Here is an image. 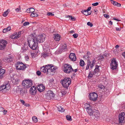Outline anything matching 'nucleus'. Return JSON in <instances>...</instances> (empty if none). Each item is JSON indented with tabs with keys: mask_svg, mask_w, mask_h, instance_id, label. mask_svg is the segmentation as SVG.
Returning a JSON list of instances; mask_svg holds the SVG:
<instances>
[{
	"mask_svg": "<svg viewBox=\"0 0 125 125\" xmlns=\"http://www.w3.org/2000/svg\"><path fill=\"white\" fill-rule=\"evenodd\" d=\"M44 34L38 35L36 37L35 34H31L28 36V43L29 46L31 49L35 50L38 46V43L43 42L46 38Z\"/></svg>",
	"mask_w": 125,
	"mask_h": 125,
	"instance_id": "nucleus-1",
	"label": "nucleus"
},
{
	"mask_svg": "<svg viewBox=\"0 0 125 125\" xmlns=\"http://www.w3.org/2000/svg\"><path fill=\"white\" fill-rule=\"evenodd\" d=\"M61 83L63 86L65 88L68 87L71 82V79L68 78H65L63 79Z\"/></svg>",
	"mask_w": 125,
	"mask_h": 125,
	"instance_id": "nucleus-2",
	"label": "nucleus"
},
{
	"mask_svg": "<svg viewBox=\"0 0 125 125\" xmlns=\"http://www.w3.org/2000/svg\"><path fill=\"white\" fill-rule=\"evenodd\" d=\"M9 84H4L2 85L0 87V92L3 93L7 92L10 88Z\"/></svg>",
	"mask_w": 125,
	"mask_h": 125,
	"instance_id": "nucleus-3",
	"label": "nucleus"
},
{
	"mask_svg": "<svg viewBox=\"0 0 125 125\" xmlns=\"http://www.w3.org/2000/svg\"><path fill=\"white\" fill-rule=\"evenodd\" d=\"M63 71L65 73H69L72 72L73 71V69L72 68L71 65L66 64L64 65Z\"/></svg>",
	"mask_w": 125,
	"mask_h": 125,
	"instance_id": "nucleus-4",
	"label": "nucleus"
},
{
	"mask_svg": "<svg viewBox=\"0 0 125 125\" xmlns=\"http://www.w3.org/2000/svg\"><path fill=\"white\" fill-rule=\"evenodd\" d=\"M22 85L25 88H29L32 85V81L29 80H24L22 83Z\"/></svg>",
	"mask_w": 125,
	"mask_h": 125,
	"instance_id": "nucleus-5",
	"label": "nucleus"
},
{
	"mask_svg": "<svg viewBox=\"0 0 125 125\" xmlns=\"http://www.w3.org/2000/svg\"><path fill=\"white\" fill-rule=\"evenodd\" d=\"M110 65L111 68L113 70L115 69L118 66V62L115 58H113L111 61Z\"/></svg>",
	"mask_w": 125,
	"mask_h": 125,
	"instance_id": "nucleus-6",
	"label": "nucleus"
},
{
	"mask_svg": "<svg viewBox=\"0 0 125 125\" xmlns=\"http://www.w3.org/2000/svg\"><path fill=\"white\" fill-rule=\"evenodd\" d=\"M16 67L17 70H23L26 68L25 65L23 63L20 62H18L17 63L16 65Z\"/></svg>",
	"mask_w": 125,
	"mask_h": 125,
	"instance_id": "nucleus-7",
	"label": "nucleus"
},
{
	"mask_svg": "<svg viewBox=\"0 0 125 125\" xmlns=\"http://www.w3.org/2000/svg\"><path fill=\"white\" fill-rule=\"evenodd\" d=\"M99 66L97 65H96L95 68L94 70L93 73L90 72L89 74L88 77L89 78H90L92 77L93 75H95L99 71Z\"/></svg>",
	"mask_w": 125,
	"mask_h": 125,
	"instance_id": "nucleus-8",
	"label": "nucleus"
},
{
	"mask_svg": "<svg viewBox=\"0 0 125 125\" xmlns=\"http://www.w3.org/2000/svg\"><path fill=\"white\" fill-rule=\"evenodd\" d=\"M7 44V41L4 40H0V50H3Z\"/></svg>",
	"mask_w": 125,
	"mask_h": 125,
	"instance_id": "nucleus-9",
	"label": "nucleus"
},
{
	"mask_svg": "<svg viewBox=\"0 0 125 125\" xmlns=\"http://www.w3.org/2000/svg\"><path fill=\"white\" fill-rule=\"evenodd\" d=\"M46 95V98L49 100L53 98L54 96L53 92L50 90L48 91L47 92Z\"/></svg>",
	"mask_w": 125,
	"mask_h": 125,
	"instance_id": "nucleus-10",
	"label": "nucleus"
},
{
	"mask_svg": "<svg viewBox=\"0 0 125 125\" xmlns=\"http://www.w3.org/2000/svg\"><path fill=\"white\" fill-rule=\"evenodd\" d=\"M89 97L90 100L94 101L97 100L98 95L96 93L94 92L90 94H89Z\"/></svg>",
	"mask_w": 125,
	"mask_h": 125,
	"instance_id": "nucleus-11",
	"label": "nucleus"
},
{
	"mask_svg": "<svg viewBox=\"0 0 125 125\" xmlns=\"http://www.w3.org/2000/svg\"><path fill=\"white\" fill-rule=\"evenodd\" d=\"M125 114L124 112H121L119 115V123H123L124 120V116Z\"/></svg>",
	"mask_w": 125,
	"mask_h": 125,
	"instance_id": "nucleus-12",
	"label": "nucleus"
},
{
	"mask_svg": "<svg viewBox=\"0 0 125 125\" xmlns=\"http://www.w3.org/2000/svg\"><path fill=\"white\" fill-rule=\"evenodd\" d=\"M55 68L54 66H52L51 68L49 69H47V73L51 75H53V73H54L55 71Z\"/></svg>",
	"mask_w": 125,
	"mask_h": 125,
	"instance_id": "nucleus-13",
	"label": "nucleus"
},
{
	"mask_svg": "<svg viewBox=\"0 0 125 125\" xmlns=\"http://www.w3.org/2000/svg\"><path fill=\"white\" fill-rule=\"evenodd\" d=\"M45 86L42 84L38 85L37 87L38 90L40 92H42L45 89Z\"/></svg>",
	"mask_w": 125,
	"mask_h": 125,
	"instance_id": "nucleus-14",
	"label": "nucleus"
},
{
	"mask_svg": "<svg viewBox=\"0 0 125 125\" xmlns=\"http://www.w3.org/2000/svg\"><path fill=\"white\" fill-rule=\"evenodd\" d=\"M69 57L70 59L72 61H74L76 60V57L74 53H71Z\"/></svg>",
	"mask_w": 125,
	"mask_h": 125,
	"instance_id": "nucleus-15",
	"label": "nucleus"
},
{
	"mask_svg": "<svg viewBox=\"0 0 125 125\" xmlns=\"http://www.w3.org/2000/svg\"><path fill=\"white\" fill-rule=\"evenodd\" d=\"M96 112H94V113L93 116H94V118H96L97 119H98L99 118L100 115L98 110H96Z\"/></svg>",
	"mask_w": 125,
	"mask_h": 125,
	"instance_id": "nucleus-16",
	"label": "nucleus"
},
{
	"mask_svg": "<svg viewBox=\"0 0 125 125\" xmlns=\"http://www.w3.org/2000/svg\"><path fill=\"white\" fill-rule=\"evenodd\" d=\"M37 90L34 86H32L30 89V93L32 94H35Z\"/></svg>",
	"mask_w": 125,
	"mask_h": 125,
	"instance_id": "nucleus-17",
	"label": "nucleus"
},
{
	"mask_svg": "<svg viewBox=\"0 0 125 125\" xmlns=\"http://www.w3.org/2000/svg\"><path fill=\"white\" fill-rule=\"evenodd\" d=\"M111 2L115 6L118 7H120L121 6V4L119 3H118L117 2L112 0H110Z\"/></svg>",
	"mask_w": 125,
	"mask_h": 125,
	"instance_id": "nucleus-18",
	"label": "nucleus"
},
{
	"mask_svg": "<svg viewBox=\"0 0 125 125\" xmlns=\"http://www.w3.org/2000/svg\"><path fill=\"white\" fill-rule=\"evenodd\" d=\"M5 70L3 69L2 66H0V78H1L2 77V75L5 73Z\"/></svg>",
	"mask_w": 125,
	"mask_h": 125,
	"instance_id": "nucleus-19",
	"label": "nucleus"
},
{
	"mask_svg": "<svg viewBox=\"0 0 125 125\" xmlns=\"http://www.w3.org/2000/svg\"><path fill=\"white\" fill-rule=\"evenodd\" d=\"M54 36L55 37L54 40L55 41H59L61 38L60 35L58 34H54Z\"/></svg>",
	"mask_w": 125,
	"mask_h": 125,
	"instance_id": "nucleus-20",
	"label": "nucleus"
},
{
	"mask_svg": "<svg viewBox=\"0 0 125 125\" xmlns=\"http://www.w3.org/2000/svg\"><path fill=\"white\" fill-rule=\"evenodd\" d=\"M67 46L66 44H64L60 48V51L62 52H64L66 49Z\"/></svg>",
	"mask_w": 125,
	"mask_h": 125,
	"instance_id": "nucleus-21",
	"label": "nucleus"
},
{
	"mask_svg": "<svg viewBox=\"0 0 125 125\" xmlns=\"http://www.w3.org/2000/svg\"><path fill=\"white\" fill-rule=\"evenodd\" d=\"M20 80L17 78H13L12 80V82L14 84H16L19 83Z\"/></svg>",
	"mask_w": 125,
	"mask_h": 125,
	"instance_id": "nucleus-22",
	"label": "nucleus"
},
{
	"mask_svg": "<svg viewBox=\"0 0 125 125\" xmlns=\"http://www.w3.org/2000/svg\"><path fill=\"white\" fill-rule=\"evenodd\" d=\"M82 12H83V14L86 15L87 16L89 15H90L91 13V12H88L87 10H82Z\"/></svg>",
	"mask_w": 125,
	"mask_h": 125,
	"instance_id": "nucleus-23",
	"label": "nucleus"
},
{
	"mask_svg": "<svg viewBox=\"0 0 125 125\" xmlns=\"http://www.w3.org/2000/svg\"><path fill=\"white\" fill-rule=\"evenodd\" d=\"M84 107L85 109H92V107L88 104H85L84 105Z\"/></svg>",
	"mask_w": 125,
	"mask_h": 125,
	"instance_id": "nucleus-24",
	"label": "nucleus"
},
{
	"mask_svg": "<svg viewBox=\"0 0 125 125\" xmlns=\"http://www.w3.org/2000/svg\"><path fill=\"white\" fill-rule=\"evenodd\" d=\"M34 11L35 10L33 8H31L27 9L26 12L28 13H30L33 12H34Z\"/></svg>",
	"mask_w": 125,
	"mask_h": 125,
	"instance_id": "nucleus-25",
	"label": "nucleus"
},
{
	"mask_svg": "<svg viewBox=\"0 0 125 125\" xmlns=\"http://www.w3.org/2000/svg\"><path fill=\"white\" fill-rule=\"evenodd\" d=\"M87 111L89 115L90 116L94 115V112L92 110H86Z\"/></svg>",
	"mask_w": 125,
	"mask_h": 125,
	"instance_id": "nucleus-26",
	"label": "nucleus"
},
{
	"mask_svg": "<svg viewBox=\"0 0 125 125\" xmlns=\"http://www.w3.org/2000/svg\"><path fill=\"white\" fill-rule=\"evenodd\" d=\"M21 32L20 31L18 32L17 33L16 32L14 33L16 39H17L20 36Z\"/></svg>",
	"mask_w": 125,
	"mask_h": 125,
	"instance_id": "nucleus-27",
	"label": "nucleus"
},
{
	"mask_svg": "<svg viewBox=\"0 0 125 125\" xmlns=\"http://www.w3.org/2000/svg\"><path fill=\"white\" fill-rule=\"evenodd\" d=\"M91 61L90 60H88L87 61V64L86 66V70H88L89 68V66H90V67L91 66Z\"/></svg>",
	"mask_w": 125,
	"mask_h": 125,
	"instance_id": "nucleus-28",
	"label": "nucleus"
},
{
	"mask_svg": "<svg viewBox=\"0 0 125 125\" xmlns=\"http://www.w3.org/2000/svg\"><path fill=\"white\" fill-rule=\"evenodd\" d=\"M40 71L42 72H43L44 73H46L47 70L46 68V67H41L40 68Z\"/></svg>",
	"mask_w": 125,
	"mask_h": 125,
	"instance_id": "nucleus-29",
	"label": "nucleus"
},
{
	"mask_svg": "<svg viewBox=\"0 0 125 125\" xmlns=\"http://www.w3.org/2000/svg\"><path fill=\"white\" fill-rule=\"evenodd\" d=\"M52 66H52V64H48L45 66L47 70V69H49L51 68V67Z\"/></svg>",
	"mask_w": 125,
	"mask_h": 125,
	"instance_id": "nucleus-30",
	"label": "nucleus"
},
{
	"mask_svg": "<svg viewBox=\"0 0 125 125\" xmlns=\"http://www.w3.org/2000/svg\"><path fill=\"white\" fill-rule=\"evenodd\" d=\"M9 10L8 9L6 11H5L3 13V15L4 17L8 15L9 12H8Z\"/></svg>",
	"mask_w": 125,
	"mask_h": 125,
	"instance_id": "nucleus-31",
	"label": "nucleus"
},
{
	"mask_svg": "<svg viewBox=\"0 0 125 125\" xmlns=\"http://www.w3.org/2000/svg\"><path fill=\"white\" fill-rule=\"evenodd\" d=\"M20 102L22 103L23 105L26 106H29V104H26L25 103V102L23 100L20 99Z\"/></svg>",
	"mask_w": 125,
	"mask_h": 125,
	"instance_id": "nucleus-32",
	"label": "nucleus"
},
{
	"mask_svg": "<svg viewBox=\"0 0 125 125\" xmlns=\"http://www.w3.org/2000/svg\"><path fill=\"white\" fill-rule=\"evenodd\" d=\"M31 17H37L38 15L35 13H32L31 14Z\"/></svg>",
	"mask_w": 125,
	"mask_h": 125,
	"instance_id": "nucleus-33",
	"label": "nucleus"
},
{
	"mask_svg": "<svg viewBox=\"0 0 125 125\" xmlns=\"http://www.w3.org/2000/svg\"><path fill=\"white\" fill-rule=\"evenodd\" d=\"M32 119L33 121L35 123L37 122L38 121L37 117L35 116H34L32 117Z\"/></svg>",
	"mask_w": 125,
	"mask_h": 125,
	"instance_id": "nucleus-34",
	"label": "nucleus"
},
{
	"mask_svg": "<svg viewBox=\"0 0 125 125\" xmlns=\"http://www.w3.org/2000/svg\"><path fill=\"white\" fill-rule=\"evenodd\" d=\"M95 60H93L92 63H91V65L90 67L91 68H92L94 66V64L95 63Z\"/></svg>",
	"mask_w": 125,
	"mask_h": 125,
	"instance_id": "nucleus-35",
	"label": "nucleus"
},
{
	"mask_svg": "<svg viewBox=\"0 0 125 125\" xmlns=\"http://www.w3.org/2000/svg\"><path fill=\"white\" fill-rule=\"evenodd\" d=\"M66 118L67 120L69 121H71L72 120L71 117L68 115H67L66 116Z\"/></svg>",
	"mask_w": 125,
	"mask_h": 125,
	"instance_id": "nucleus-36",
	"label": "nucleus"
},
{
	"mask_svg": "<svg viewBox=\"0 0 125 125\" xmlns=\"http://www.w3.org/2000/svg\"><path fill=\"white\" fill-rule=\"evenodd\" d=\"M80 65L81 66H83L84 64V61L83 60H81L80 62Z\"/></svg>",
	"mask_w": 125,
	"mask_h": 125,
	"instance_id": "nucleus-37",
	"label": "nucleus"
},
{
	"mask_svg": "<svg viewBox=\"0 0 125 125\" xmlns=\"http://www.w3.org/2000/svg\"><path fill=\"white\" fill-rule=\"evenodd\" d=\"M67 18H70V19L73 21H75V19L74 17H73L72 16H67Z\"/></svg>",
	"mask_w": 125,
	"mask_h": 125,
	"instance_id": "nucleus-38",
	"label": "nucleus"
},
{
	"mask_svg": "<svg viewBox=\"0 0 125 125\" xmlns=\"http://www.w3.org/2000/svg\"><path fill=\"white\" fill-rule=\"evenodd\" d=\"M98 87L101 89H102L104 88V86L103 85L100 84L98 85Z\"/></svg>",
	"mask_w": 125,
	"mask_h": 125,
	"instance_id": "nucleus-39",
	"label": "nucleus"
},
{
	"mask_svg": "<svg viewBox=\"0 0 125 125\" xmlns=\"http://www.w3.org/2000/svg\"><path fill=\"white\" fill-rule=\"evenodd\" d=\"M13 59L11 58H7V62H10L12 61Z\"/></svg>",
	"mask_w": 125,
	"mask_h": 125,
	"instance_id": "nucleus-40",
	"label": "nucleus"
},
{
	"mask_svg": "<svg viewBox=\"0 0 125 125\" xmlns=\"http://www.w3.org/2000/svg\"><path fill=\"white\" fill-rule=\"evenodd\" d=\"M99 58V60H103V59L104 58V57L102 56H100L98 57Z\"/></svg>",
	"mask_w": 125,
	"mask_h": 125,
	"instance_id": "nucleus-41",
	"label": "nucleus"
},
{
	"mask_svg": "<svg viewBox=\"0 0 125 125\" xmlns=\"http://www.w3.org/2000/svg\"><path fill=\"white\" fill-rule=\"evenodd\" d=\"M36 54L34 52L31 53V56L32 58L35 57L36 56Z\"/></svg>",
	"mask_w": 125,
	"mask_h": 125,
	"instance_id": "nucleus-42",
	"label": "nucleus"
},
{
	"mask_svg": "<svg viewBox=\"0 0 125 125\" xmlns=\"http://www.w3.org/2000/svg\"><path fill=\"white\" fill-rule=\"evenodd\" d=\"M20 94L21 95H23L24 93V92L23 91L22 89H21L20 90Z\"/></svg>",
	"mask_w": 125,
	"mask_h": 125,
	"instance_id": "nucleus-43",
	"label": "nucleus"
},
{
	"mask_svg": "<svg viewBox=\"0 0 125 125\" xmlns=\"http://www.w3.org/2000/svg\"><path fill=\"white\" fill-rule=\"evenodd\" d=\"M87 24L88 26H89L91 27H92L93 26V24L90 22H88Z\"/></svg>",
	"mask_w": 125,
	"mask_h": 125,
	"instance_id": "nucleus-44",
	"label": "nucleus"
},
{
	"mask_svg": "<svg viewBox=\"0 0 125 125\" xmlns=\"http://www.w3.org/2000/svg\"><path fill=\"white\" fill-rule=\"evenodd\" d=\"M21 10V9L20 7L17 8L15 9V11L17 12H18L19 11Z\"/></svg>",
	"mask_w": 125,
	"mask_h": 125,
	"instance_id": "nucleus-45",
	"label": "nucleus"
},
{
	"mask_svg": "<svg viewBox=\"0 0 125 125\" xmlns=\"http://www.w3.org/2000/svg\"><path fill=\"white\" fill-rule=\"evenodd\" d=\"M36 74L37 75L40 76L41 74V73L40 71H38L36 72Z\"/></svg>",
	"mask_w": 125,
	"mask_h": 125,
	"instance_id": "nucleus-46",
	"label": "nucleus"
},
{
	"mask_svg": "<svg viewBox=\"0 0 125 125\" xmlns=\"http://www.w3.org/2000/svg\"><path fill=\"white\" fill-rule=\"evenodd\" d=\"M47 15L51 16H53L54 15V14H53L50 12H49L47 13Z\"/></svg>",
	"mask_w": 125,
	"mask_h": 125,
	"instance_id": "nucleus-47",
	"label": "nucleus"
},
{
	"mask_svg": "<svg viewBox=\"0 0 125 125\" xmlns=\"http://www.w3.org/2000/svg\"><path fill=\"white\" fill-rule=\"evenodd\" d=\"M73 36L74 38H76L78 37V35L77 34L75 33L73 34Z\"/></svg>",
	"mask_w": 125,
	"mask_h": 125,
	"instance_id": "nucleus-48",
	"label": "nucleus"
},
{
	"mask_svg": "<svg viewBox=\"0 0 125 125\" xmlns=\"http://www.w3.org/2000/svg\"><path fill=\"white\" fill-rule=\"evenodd\" d=\"M29 22H27L24 23L23 25L24 26H26L29 25Z\"/></svg>",
	"mask_w": 125,
	"mask_h": 125,
	"instance_id": "nucleus-49",
	"label": "nucleus"
},
{
	"mask_svg": "<svg viewBox=\"0 0 125 125\" xmlns=\"http://www.w3.org/2000/svg\"><path fill=\"white\" fill-rule=\"evenodd\" d=\"M104 16L107 19L109 18V16L108 15L106 14H104Z\"/></svg>",
	"mask_w": 125,
	"mask_h": 125,
	"instance_id": "nucleus-50",
	"label": "nucleus"
},
{
	"mask_svg": "<svg viewBox=\"0 0 125 125\" xmlns=\"http://www.w3.org/2000/svg\"><path fill=\"white\" fill-rule=\"evenodd\" d=\"M98 3L97 2L94 3H93L92 4V5L93 6H95L98 5Z\"/></svg>",
	"mask_w": 125,
	"mask_h": 125,
	"instance_id": "nucleus-51",
	"label": "nucleus"
},
{
	"mask_svg": "<svg viewBox=\"0 0 125 125\" xmlns=\"http://www.w3.org/2000/svg\"><path fill=\"white\" fill-rule=\"evenodd\" d=\"M57 108L56 109H63V108L61 106L58 105V106L56 107Z\"/></svg>",
	"mask_w": 125,
	"mask_h": 125,
	"instance_id": "nucleus-52",
	"label": "nucleus"
},
{
	"mask_svg": "<svg viewBox=\"0 0 125 125\" xmlns=\"http://www.w3.org/2000/svg\"><path fill=\"white\" fill-rule=\"evenodd\" d=\"M6 29L7 31H9L11 29L10 27L9 26L7 28L5 29Z\"/></svg>",
	"mask_w": 125,
	"mask_h": 125,
	"instance_id": "nucleus-53",
	"label": "nucleus"
},
{
	"mask_svg": "<svg viewBox=\"0 0 125 125\" xmlns=\"http://www.w3.org/2000/svg\"><path fill=\"white\" fill-rule=\"evenodd\" d=\"M10 38L13 39H16L15 38V35L14 34L13 35L10 37Z\"/></svg>",
	"mask_w": 125,
	"mask_h": 125,
	"instance_id": "nucleus-54",
	"label": "nucleus"
},
{
	"mask_svg": "<svg viewBox=\"0 0 125 125\" xmlns=\"http://www.w3.org/2000/svg\"><path fill=\"white\" fill-rule=\"evenodd\" d=\"M48 56V54L46 53H44L43 55V56L44 58Z\"/></svg>",
	"mask_w": 125,
	"mask_h": 125,
	"instance_id": "nucleus-55",
	"label": "nucleus"
},
{
	"mask_svg": "<svg viewBox=\"0 0 125 125\" xmlns=\"http://www.w3.org/2000/svg\"><path fill=\"white\" fill-rule=\"evenodd\" d=\"M67 92L66 91H62V94L64 95L66 94Z\"/></svg>",
	"mask_w": 125,
	"mask_h": 125,
	"instance_id": "nucleus-56",
	"label": "nucleus"
},
{
	"mask_svg": "<svg viewBox=\"0 0 125 125\" xmlns=\"http://www.w3.org/2000/svg\"><path fill=\"white\" fill-rule=\"evenodd\" d=\"M2 112H3V113L4 114H6L7 111L5 110H4Z\"/></svg>",
	"mask_w": 125,
	"mask_h": 125,
	"instance_id": "nucleus-57",
	"label": "nucleus"
},
{
	"mask_svg": "<svg viewBox=\"0 0 125 125\" xmlns=\"http://www.w3.org/2000/svg\"><path fill=\"white\" fill-rule=\"evenodd\" d=\"M122 55L125 58V52L122 53Z\"/></svg>",
	"mask_w": 125,
	"mask_h": 125,
	"instance_id": "nucleus-58",
	"label": "nucleus"
},
{
	"mask_svg": "<svg viewBox=\"0 0 125 125\" xmlns=\"http://www.w3.org/2000/svg\"><path fill=\"white\" fill-rule=\"evenodd\" d=\"M122 108L123 109H125V104H124L122 105Z\"/></svg>",
	"mask_w": 125,
	"mask_h": 125,
	"instance_id": "nucleus-59",
	"label": "nucleus"
},
{
	"mask_svg": "<svg viewBox=\"0 0 125 125\" xmlns=\"http://www.w3.org/2000/svg\"><path fill=\"white\" fill-rule=\"evenodd\" d=\"M7 32H8L6 29H4L3 30V33H5Z\"/></svg>",
	"mask_w": 125,
	"mask_h": 125,
	"instance_id": "nucleus-60",
	"label": "nucleus"
},
{
	"mask_svg": "<svg viewBox=\"0 0 125 125\" xmlns=\"http://www.w3.org/2000/svg\"><path fill=\"white\" fill-rule=\"evenodd\" d=\"M121 29L120 28H116V31H120Z\"/></svg>",
	"mask_w": 125,
	"mask_h": 125,
	"instance_id": "nucleus-61",
	"label": "nucleus"
},
{
	"mask_svg": "<svg viewBox=\"0 0 125 125\" xmlns=\"http://www.w3.org/2000/svg\"><path fill=\"white\" fill-rule=\"evenodd\" d=\"M91 7H89L86 10H87L88 11H89L91 10Z\"/></svg>",
	"mask_w": 125,
	"mask_h": 125,
	"instance_id": "nucleus-62",
	"label": "nucleus"
},
{
	"mask_svg": "<svg viewBox=\"0 0 125 125\" xmlns=\"http://www.w3.org/2000/svg\"><path fill=\"white\" fill-rule=\"evenodd\" d=\"M65 110H58V111L59 112H64V111Z\"/></svg>",
	"mask_w": 125,
	"mask_h": 125,
	"instance_id": "nucleus-63",
	"label": "nucleus"
},
{
	"mask_svg": "<svg viewBox=\"0 0 125 125\" xmlns=\"http://www.w3.org/2000/svg\"><path fill=\"white\" fill-rule=\"evenodd\" d=\"M109 24H111V25H112L113 24V23H112V22L111 21H109Z\"/></svg>",
	"mask_w": 125,
	"mask_h": 125,
	"instance_id": "nucleus-64",
	"label": "nucleus"
}]
</instances>
